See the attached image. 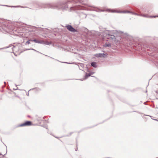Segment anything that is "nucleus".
<instances>
[{
	"label": "nucleus",
	"mask_w": 158,
	"mask_h": 158,
	"mask_svg": "<svg viewBox=\"0 0 158 158\" xmlns=\"http://www.w3.org/2000/svg\"><path fill=\"white\" fill-rule=\"evenodd\" d=\"M97 11L98 12H103V11H107L109 12H112V13H130L132 15H135L137 16H141L147 18H156L158 17V15H156L155 16H149L147 14H138L135 12L130 11L128 10H124L123 11H121L120 10H117L114 9H107L106 10H101L100 9H98Z\"/></svg>",
	"instance_id": "1"
},
{
	"label": "nucleus",
	"mask_w": 158,
	"mask_h": 158,
	"mask_svg": "<svg viewBox=\"0 0 158 158\" xmlns=\"http://www.w3.org/2000/svg\"><path fill=\"white\" fill-rule=\"evenodd\" d=\"M104 36L106 37L107 39L110 40L112 43L114 42L117 45L120 43L122 44L124 43V42L121 40V37L115 34H114V35H112L109 33V32L106 31L104 33Z\"/></svg>",
	"instance_id": "2"
},
{
	"label": "nucleus",
	"mask_w": 158,
	"mask_h": 158,
	"mask_svg": "<svg viewBox=\"0 0 158 158\" xmlns=\"http://www.w3.org/2000/svg\"><path fill=\"white\" fill-rule=\"evenodd\" d=\"M65 3H66L65 2H60L58 3L57 6L51 4H47V7L52 9L58 8L65 9L68 7V6L67 5H65Z\"/></svg>",
	"instance_id": "3"
},
{
	"label": "nucleus",
	"mask_w": 158,
	"mask_h": 158,
	"mask_svg": "<svg viewBox=\"0 0 158 158\" xmlns=\"http://www.w3.org/2000/svg\"><path fill=\"white\" fill-rule=\"evenodd\" d=\"M31 125V122L30 121H27L25 123H22L19 125L20 127L29 126Z\"/></svg>",
	"instance_id": "4"
},
{
	"label": "nucleus",
	"mask_w": 158,
	"mask_h": 158,
	"mask_svg": "<svg viewBox=\"0 0 158 158\" xmlns=\"http://www.w3.org/2000/svg\"><path fill=\"white\" fill-rule=\"evenodd\" d=\"M67 28L70 31L74 32H76L77 30L71 26L70 25H67L66 26Z\"/></svg>",
	"instance_id": "5"
},
{
	"label": "nucleus",
	"mask_w": 158,
	"mask_h": 158,
	"mask_svg": "<svg viewBox=\"0 0 158 158\" xmlns=\"http://www.w3.org/2000/svg\"><path fill=\"white\" fill-rule=\"evenodd\" d=\"M126 40L127 41H129V45H132L133 44L132 39L131 37L130 36L127 35L126 37Z\"/></svg>",
	"instance_id": "6"
},
{
	"label": "nucleus",
	"mask_w": 158,
	"mask_h": 158,
	"mask_svg": "<svg viewBox=\"0 0 158 158\" xmlns=\"http://www.w3.org/2000/svg\"><path fill=\"white\" fill-rule=\"evenodd\" d=\"M95 56L97 57H104L105 58L106 57V55L104 53H98L96 54Z\"/></svg>",
	"instance_id": "7"
},
{
	"label": "nucleus",
	"mask_w": 158,
	"mask_h": 158,
	"mask_svg": "<svg viewBox=\"0 0 158 158\" xmlns=\"http://www.w3.org/2000/svg\"><path fill=\"white\" fill-rule=\"evenodd\" d=\"M103 46L104 47H111V44L109 42H106L103 45Z\"/></svg>",
	"instance_id": "8"
},
{
	"label": "nucleus",
	"mask_w": 158,
	"mask_h": 158,
	"mask_svg": "<svg viewBox=\"0 0 158 158\" xmlns=\"http://www.w3.org/2000/svg\"><path fill=\"white\" fill-rule=\"evenodd\" d=\"M91 65L94 68H96L97 67L96 65V62H93L91 63Z\"/></svg>",
	"instance_id": "9"
},
{
	"label": "nucleus",
	"mask_w": 158,
	"mask_h": 158,
	"mask_svg": "<svg viewBox=\"0 0 158 158\" xmlns=\"http://www.w3.org/2000/svg\"><path fill=\"white\" fill-rule=\"evenodd\" d=\"M80 16L82 19L84 18H86V15L84 13H81L80 15Z\"/></svg>",
	"instance_id": "10"
},
{
	"label": "nucleus",
	"mask_w": 158,
	"mask_h": 158,
	"mask_svg": "<svg viewBox=\"0 0 158 158\" xmlns=\"http://www.w3.org/2000/svg\"><path fill=\"white\" fill-rule=\"evenodd\" d=\"M37 43L42 44H45V42L43 40H38L37 41Z\"/></svg>",
	"instance_id": "11"
},
{
	"label": "nucleus",
	"mask_w": 158,
	"mask_h": 158,
	"mask_svg": "<svg viewBox=\"0 0 158 158\" xmlns=\"http://www.w3.org/2000/svg\"><path fill=\"white\" fill-rule=\"evenodd\" d=\"M91 76L90 74V73H86L85 76V79H86L87 78H88L90 76Z\"/></svg>",
	"instance_id": "12"
},
{
	"label": "nucleus",
	"mask_w": 158,
	"mask_h": 158,
	"mask_svg": "<svg viewBox=\"0 0 158 158\" xmlns=\"http://www.w3.org/2000/svg\"><path fill=\"white\" fill-rule=\"evenodd\" d=\"M30 40H28L27 42H26V43H25V45H27V44H30Z\"/></svg>",
	"instance_id": "13"
},
{
	"label": "nucleus",
	"mask_w": 158,
	"mask_h": 158,
	"mask_svg": "<svg viewBox=\"0 0 158 158\" xmlns=\"http://www.w3.org/2000/svg\"><path fill=\"white\" fill-rule=\"evenodd\" d=\"M37 40H37L36 39H34V40H31V41H33V42H35L36 43H37Z\"/></svg>",
	"instance_id": "14"
},
{
	"label": "nucleus",
	"mask_w": 158,
	"mask_h": 158,
	"mask_svg": "<svg viewBox=\"0 0 158 158\" xmlns=\"http://www.w3.org/2000/svg\"><path fill=\"white\" fill-rule=\"evenodd\" d=\"M89 73H90V75H91L93 74L94 73V72H89Z\"/></svg>",
	"instance_id": "15"
},
{
	"label": "nucleus",
	"mask_w": 158,
	"mask_h": 158,
	"mask_svg": "<svg viewBox=\"0 0 158 158\" xmlns=\"http://www.w3.org/2000/svg\"><path fill=\"white\" fill-rule=\"evenodd\" d=\"M16 86H17V85H16ZM18 89V87L17 86H16L15 88L14 89L15 90H17Z\"/></svg>",
	"instance_id": "16"
},
{
	"label": "nucleus",
	"mask_w": 158,
	"mask_h": 158,
	"mask_svg": "<svg viewBox=\"0 0 158 158\" xmlns=\"http://www.w3.org/2000/svg\"><path fill=\"white\" fill-rule=\"evenodd\" d=\"M28 50H33L34 51H35L36 52H37V51H36V50H35V49H28ZM27 50H28V49H27Z\"/></svg>",
	"instance_id": "17"
},
{
	"label": "nucleus",
	"mask_w": 158,
	"mask_h": 158,
	"mask_svg": "<svg viewBox=\"0 0 158 158\" xmlns=\"http://www.w3.org/2000/svg\"><path fill=\"white\" fill-rule=\"evenodd\" d=\"M143 12H146V11L144 9H143Z\"/></svg>",
	"instance_id": "18"
},
{
	"label": "nucleus",
	"mask_w": 158,
	"mask_h": 158,
	"mask_svg": "<svg viewBox=\"0 0 158 158\" xmlns=\"http://www.w3.org/2000/svg\"><path fill=\"white\" fill-rule=\"evenodd\" d=\"M15 48V47H14V46L13 48H12V49L13 50H14V49H13V48Z\"/></svg>",
	"instance_id": "19"
},
{
	"label": "nucleus",
	"mask_w": 158,
	"mask_h": 158,
	"mask_svg": "<svg viewBox=\"0 0 158 158\" xmlns=\"http://www.w3.org/2000/svg\"><path fill=\"white\" fill-rule=\"evenodd\" d=\"M13 7H18V6H13Z\"/></svg>",
	"instance_id": "20"
},
{
	"label": "nucleus",
	"mask_w": 158,
	"mask_h": 158,
	"mask_svg": "<svg viewBox=\"0 0 158 158\" xmlns=\"http://www.w3.org/2000/svg\"><path fill=\"white\" fill-rule=\"evenodd\" d=\"M154 120H157V119H154Z\"/></svg>",
	"instance_id": "21"
},
{
	"label": "nucleus",
	"mask_w": 158,
	"mask_h": 158,
	"mask_svg": "<svg viewBox=\"0 0 158 158\" xmlns=\"http://www.w3.org/2000/svg\"><path fill=\"white\" fill-rule=\"evenodd\" d=\"M84 79L81 80V81H83Z\"/></svg>",
	"instance_id": "22"
},
{
	"label": "nucleus",
	"mask_w": 158,
	"mask_h": 158,
	"mask_svg": "<svg viewBox=\"0 0 158 158\" xmlns=\"http://www.w3.org/2000/svg\"><path fill=\"white\" fill-rule=\"evenodd\" d=\"M2 48H0V49H1Z\"/></svg>",
	"instance_id": "23"
},
{
	"label": "nucleus",
	"mask_w": 158,
	"mask_h": 158,
	"mask_svg": "<svg viewBox=\"0 0 158 158\" xmlns=\"http://www.w3.org/2000/svg\"><path fill=\"white\" fill-rule=\"evenodd\" d=\"M1 155V154L0 153V155Z\"/></svg>",
	"instance_id": "24"
}]
</instances>
